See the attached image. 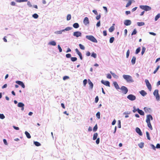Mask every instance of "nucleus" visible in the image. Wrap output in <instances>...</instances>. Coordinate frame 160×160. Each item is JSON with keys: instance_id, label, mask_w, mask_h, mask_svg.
I'll use <instances>...</instances> for the list:
<instances>
[{"instance_id": "nucleus-1", "label": "nucleus", "mask_w": 160, "mask_h": 160, "mask_svg": "<svg viewBox=\"0 0 160 160\" xmlns=\"http://www.w3.org/2000/svg\"><path fill=\"white\" fill-rule=\"evenodd\" d=\"M122 77L128 82H134V80L132 77L129 75L124 74L122 75Z\"/></svg>"}, {"instance_id": "nucleus-2", "label": "nucleus", "mask_w": 160, "mask_h": 160, "mask_svg": "<svg viewBox=\"0 0 160 160\" xmlns=\"http://www.w3.org/2000/svg\"><path fill=\"white\" fill-rule=\"evenodd\" d=\"M86 38L94 42H97V41L96 39L92 35H87Z\"/></svg>"}, {"instance_id": "nucleus-3", "label": "nucleus", "mask_w": 160, "mask_h": 160, "mask_svg": "<svg viewBox=\"0 0 160 160\" xmlns=\"http://www.w3.org/2000/svg\"><path fill=\"white\" fill-rule=\"evenodd\" d=\"M140 8L145 11H148L151 10V8L147 5H140Z\"/></svg>"}, {"instance_id": "nucleus-4", "label": "nucleus", "mask_w": 160, "mask_h": 160, "mask_svg": "<svg viewBox=\"0 0 160 160\" xmlns=\"http://www.w3.org/2000/svg\"><path fill=\"white\" fill-rule=\"evenodd\" d=\"M153 95L155 97L156 99L158 101L160 100V96L158 93V90L157 89L155 90L153 92Z\"/></svg>"}, {"instance_id": "nucleus-5", "label": "nucleus", "mask_w": 160, "mask_h": 160, "mask_svg": "<svg viewBox=\"0 0 160 160\" xmlns=\"http://www.w3.org/2000/svg\"><path fill=\"white\" fill-rule=\"evenodd\" d=\"M127 98L130 100L133 101L136 99V97L133 94H129L127 97Z\"/></svg>"}, {"instance_id": "nucleus-6", "label": "nucleus", "mask_w": 160, "mask_h": 160, "mask_svg": "<svg viewBox=\"0 0 160 160\" xmlns=\"http://www.w3.org/2000/svg\"><path fill=\"white\" fill-rule=\"evenodd\" d=\"M145 82L147 88L149 91H151L152 89V86L151 84L149 83V81L148 79H145Z\"/></svg>"}, {"instance_id": "nucleus-7", "label": "nucleus", "mask_w": 160, "mask_h": 160, "mask_svg": "<svg viewBox=\"0 0 160 160\" xmlns=\"http://www.w3.org/2000/svg\"><path fill=\"white\" fill-rule=\"evenodd\" d=\"M153 118L150 114L146 116V122L147 123L150 122V120H152Z\"/></svg>"}, {"instance_id": "nucleus-8", "label": "nucleus", "mask_w": 160, "mask_h": 160, "mask_svg": "<svg viewBox=\"0 0 160 160\" xmlns=\"http://www.w3.org/2000/svg\"><path fill=\"white\" fill-rule=\"evenodd\" d=\"M120 89L122 91V92L125 94H126L128 91L127 88L124 86H122L121 88Z\"/></svg>"}, {"instance_id": "nucleus-9", "label": "nucleus", "mask_w": 160, "mask_h": 160, "mask_svg": "<svg viewBox=\"0 0 160 160\" xmlns=\"http://www.w3.org/2000/svg\"><path fill=\"white\" fill-rule=\"evenodd\" d=\"M81 33L79 31L74 32L73 33V35L77 38L81 36Z\"/></svg>"}, {"instance_id": "nucleus-10", "label": "nucleus", "mask_w": 160, "mask_h": 160, "mask_svg": "<svg viewBox=\"0 0 160 160\" xmlns=\"http://www.w3.org/2000/svg\"><path fill=\"white\" fill-rule=\"evenodd\" d=\"M83 23L85 25H87L89 23L88 18L87 17H85L83 20Z\"/></svg>"}, {"instance_id": "nucleus-11", "label": "nucleus", "mask_w": 160, "mask_h": 160, "mask_svg": "<svg viewBox=\"0 0 160 160\" xmlns=\"http://www.w3.org/2000/svg\"><path fill=\"white\" fill-rule=\"evenodd\" d=\"M16 83L18 84V85L21 86L22 88H25V85L22 82L19 81H16Z\"/></svg>"}, {"instance_id": "nucleus-12", "label": "nucleus", "mask_w": 160, "mask_h": 160, "mask_svg": "<svg viewBox=\"0 0 160 160\" xmlns=\"http://www.w3.org/2000/svg\"><path fill=\"white\" fill-rule=\"evenodd\" d=\"M124 23L126 26H129L131 24V22L129 20H124Z\"/></svg>"}, {"instance_id": "nucleus-13", "label": "nucleus", "mask_w": 160, "mask_h": 160, "mask_svg": "<svg viewBox=\"0 0 160 160\" xmlns=\"http://www.w3.org/2000/svg\"><path fill=\"white\" fill-rule=\"evenodd\" d=\"M101 83L106 85V86L110 87V83L108 81H104L103 80H102L101 81Z\"/></svg>"}, {"instance_id": "nucleus-14", "label": "nucleus", "mask_w": 160, "mask_h": 160, "mask_svg": "<svg viewBox=\"0 0 160 160\" xmlns=\"http://www.w3.org/2000/svg\"><path fill=\"white\" fill-rule=\"evenodd\" d=\"M136 132L140 135L142 136V132L141 130L138 128H136L135 129Z\"/></svg>"}, {"instance_id": "nucleus-15", "label": "nucleus", "mask_w": 160, "mask_h": 160, "mask_svg": "<svg viewBox=\"0 0 160 160\" xmlns=\"http://www.w3.org/2000/svg\"><path fill=\"white\" fill-rule=\"evenodd\" d=\"M88 84L90 88L92 89L93 88V84L89 79H88Z\"/></svg>"}, {"instance_id": "nucleus-16", "label": "nucleus", "mask_w": 160, "mask_h": 160, "mask_svg": "<svg viewBox=\"0 0 160 160\" xmlns=\"http://www.w3.org/2000/svg\"><path fill=\"white\" fill-rule=\"evenodd\" d=\"M143 96H146L147 93L144 90H142L139 92Z\"/></svg>"}, {"instance_id": "nucleus-17", "label": "nucleus", "mask_w": 160, "mask_h": 160, "mask_svg": "<svg viewBox=\"0 0 160 160\" xmlns=\"http://www.w3.org/2000/svg\"><path fill=\"white\" fill-rule=\"evenodd\" d=\"M113 83L114 87H115V88L116 89H120L118 85V83L116 82H114Z\"/></svg>"}, {"instance_id": "nucleus-18", "label": "nucleus", "mask_w": 160, "mask_h": 160, "mask_svg": "<svg viewBox=\"0 0 160 160\" xmlns=\"http://www.w3.org/2000/svg\"><path fill=\"white\" fill-rule=\"evenodd\" d=\"M110 72L114 78L116 79L118 78V76L116 74H115V73L112 72V71H110Z\"/></svg>"}, {"instance_id": "nucleus-19", "label": "nucleus", "mask_w": 160, "mask_h": 160, "mask_svg": "<svg viewBox=\"0 0 160 160\" xmlns=\"http://www.w3.org/2000/svg\"><path fill=\"white\" fill-rule=\"evenodd\" d=\"M136 60V57L134 56H133L132 57V59L131 60V62H132V64L133 65L135 63Z\"/></svg>"}, {"instance_id": "nucleus-20", "label": "nucleus", "mask_w": 160, "mask_h": 160, "mask_svg": "<svg viewBox=\"0 0 160 160\" xmlns=\"http://www.w3.org/2000/svg\"><path fill=\"white\" fill-rule=\"evenodd\" d=\"M138 112L141 115H144V112L141 110H140L139 109H138Z\"/></svg>"}, {"instance_id": "nucleus-21", "label": "nucleus", "mask_w": 160, "mask_h": 160, "mask_svg": "<svg viewBox=\"0 0 160 160\" xmlns=\"http://www.w3.org/2000/svg\"><path fill=\"white\" fill-rule=\"evenodd\" d=\"M25 133L28 138H31V136L30 134L28 132L25 131Z\"/></svg>"}, {"instance_id": "nucleus-22", "label": "nucleus", "mask_w": 160, "mask_h": 160, "mask_svg": "<svg viewBox=\"0 0 160 160\" xmlns=\"http://www.w3.org/2000/svg\"><path fill=\"white\" fill-rule=\"evenodd\" d=\"M98 136V134L97 133H94L93 137V140H96Z\"/></svg>"}, {"instance_id": "nucleus-23", "label": "nucleus", "mask_w": 160, "mask_h": 160, "mask_svg": "<svg viewBox=\"0 0 160 160\" xmlns=\"http://www.w3.org/2000/svg\"><path fill=\"white\" fill-rule=\"evenodd\" d=\"M49 44L52 46H55L56 44V42L54 41H51L49 42Z\"/></svg>"}, {"instance_id": "nucleus-24", "label": "nucleus", "mask_w": 160, "mask_h": 160, "mask_svg": "<svg viewBox=\"0 0 160 160\" xmlns=\"http://www.w3.org/2000/svg\"><path fill=\"white\" fill-rule=\"evenodd\" d=\"M24 104L22 102H19L18 104V106L19 107L22 108L24 106Z\"/></svg>"}, {"instance_id": "nucleus-25", "label": "nucleus", "mask_w": 160, "mask_h": 160, "mask_svg": "<svg viewBox=\"0 0 160 160\" xmlns=\"http://www.w3.org/2000/svg\"><path fill=\"white\" fill-rule=\"evenodd\" d=\"M137 25L138 26H142L145 24V23L144 22H138L137 23Z\"/></svg>"}, {"instance_id": "nucleus-26", "label": "nucleus", "mask_w": 160, "mask_h": 160, "mask_svg": "<svg viewBox=\"0 0 160 160\" xmlns=\"http://www.w3.org/2000/svg\"><path fill=\"white\" fill-rule=\"evenodd\" d=\"M73 26L74 28H77L79 27V25L78 23H75L73 24Z\"/></svg>"}, {"instance_id": "nucleus-27", "label": "nucleus", "mask_w": 160, "mask_h": 160, "mask_svg": "<svg viewBox=\"0 0 160 160\" xmlns=\"http://www.w3.org/2000/svg\"><path fill=\"white\" fill-rule=\"evenodd\" d=\"M133 109L132 110V112L134 113L136 112L137 111L138 112V109H139L138 108H136L135 106H134L133 107Z\"/></svg>"}, {"instance_id": "nucleus-28", "label": "nucleus", "mask_w": 160, "mask_h": 160, "mask_svg": "<svg viewBox=\"0 0 160 160\" xmlns=\"http://www.w3.org/2000/svg\"><path fill=\"white\" fill-rule=\"evenodd\" d=\"M147 125L149 129L151 130H152V128L150 122L147 123Z\"/></svg>"}, {"instance_id": "nucleus-29", "label": "nucleus", "mask_w": 160, "mask_h": 160, "mask_svg": "<svg viewBox=\"0 0 160 160\" xmlns=\"http://www.w3.org/2000/svg\"><path fill=\"white\" fill-rule=\"evenodd\" d=\"M138 146L141 148H142L144 146V143L141 142L138 144Z\"/></svg>"}, {"instance_id": "nucleus-30", "label": "nucleus", "mask_w": 160, "mask_h": 160, "mask_svg": "<svg viewBox=\"0 0 160 160\" xmlns=\"http://www.w3.org/2000/svg\"><path fill=\"white\" fill-rule=\"evenodd\" d=\"M114 26H112L109 29V31L110 32H112L114 31Z\"/></svg>"}, {"instance_id": "nucleus-31", "label": "nucleus", "mask_w": 160, "mask_h": 160, "mask_svg": "<svg viewBox=\"0 0 160 160\" xmlns=\"http://www.w3.org/2000/svg\"><path fill=\"white\" fill-rule=\"evenodd\" d=\"M160 17V13L158 14L155 17V21H157L158 19Z\"/></svg>"}, {"instance_id": "nucleus-32", "label": "nucleus", "mask_w": 160, "mask_h": 160, "mask_svg": "<svg viewBox=\"0 0 160 160\" xmlns=\"http://www.w3.org/2000/svg\"><path fill=\"white\" fill-rule=\"evenodd\" d=\"M34 143L37 146H39L41 145V144L37 141L34 142Z\"/></svg>"}, {"instance_id": "nucleus-33", "label": "nucleus", "mask_w": 160, "mask_h": 160, "mask_svg": "<svg viewBox=\"0 0 160 160\" xmlns=\"http://www.w3.org/2000/svg\"><path fill=\"white\" fill-rule=\"evenodd\" d=\"M146 135L147 139L149 140H150L151 138L149 136V134L148 132H146Z\"/></svg>"}, {"instance_id": "nucleus-34", "label": "nucleus", "mask_w": 160, "mask_h": 160, "mask_svg": "<svg viewBox=\"0 0 160 160\" xmlns=\"http://www.w3.org/2000/svg\"><path fill=\"white\" fill-rule=\"evenodd\" d=\"M79 46L81 49L83 50L85 49V48L84 46L82 44H79Z\"/></svg>"}, {"instance_id": "nucleus-35", "label": "nucleus", "mask_w": 160, "mask_h": 160, "mask_svg": "<svg viewBox=\"0 0 160 160\" xmlns=\"http://www.w3.org/2000/svg\"><path fill=\"white\" fill-rule=\"evenodd\" d=\"M100 112H97V113H96V116L98 118V119H100Z\"/></svg>"}, {"instance_id": "nucleus-36", "label": "nucleus", "mask_w": 160, "mask_h": 160, "mask_svg": "<svg viewBox=\"0 0 160 160\" xmlns=\"http://www.w3.org/2000/svg\"><path fill=\"white\" fill-rule=\"evenodd\" d=\"M91 56L93 57L94 58H96L97 57V54L93 52L92 53Z\"/></svg>"}, {"instance_id": "nucleus-37", "label": "nucleus", "mask_w": 160, "mask_h": 160, "mask_svg": "<svg viewBox=\"0 0 160 160\" xmlns=\"http://www.w3.org/2000/svg\"><path fill=\"white\" fill-rule=\"evenodd\" d=\"M114 40V38L113 37L111 38L109 40V42L110 43H112Z\"/></svg>"}, {"instance_id": "nucleus-38", "label": "nucleus", "mask_w": 160, "mask_h": 160, "mask_svg": "<svg viewBox=\"0 0 160 160\" xmlns=\"http://www.w3.org/2000/svg\"><path fill=\"white\" fill-rule=\"evenodd\" d=\"M146 50V48L144 47H142L141 52L142 55L144 53Z\"/></svg>"}, {"instance_id": "nucleus-39", "label": "nucleus", "mask_w": 160, "mask_h": 160, "mask_svg": "<svg viewBox=\"0 0 160 160\" xmlns=\"http://www.w3.org/2000/svg\"><path fill=\"white\" fill-rule=\"evenodd\" d=\"M98 129V126L97 124H96L93 128V132H96Z\"/></svg>"}, {"instance_id": "nucleus-40", "label": "nucleus", "mask_w": 160, "mask_h": 160, "mask_svg": "<svg viewBox=\"0 0 160 160\" xmlns=\"http://www.w3.org/2000/svg\"><path fill=\"white\" fill-rule=\"evenodd\" d=\"M32 17L34 18L37 19V18H38V15L37 14L35 13V14H33V15Z\"/></svg>"}, {"instance_id": "nucleus-41", "label": "nucleus", "mask_w": 160, "mask_h": 160, "mask_svg": "<svg viewBox=\"0 0 160 160\" xmlns=\"http://www.w3.org/2000/svg\"><path fill=\"white\" fill-rule=\"evenodd\" d=\"M16 1L17 2H26L27 1V0H16Z\"/></svg>"}, {"instance_id": "nucleus-42", "label": "nucleus", "mask_w": 160, "mask_h": 160, "mask_svg": "<svg viewBox=\"0 0 160 160\" xmlns=\"http://www.w3.org/2000/svg\"><path fill=\"white\" fill-rule=\"evenodd\" d=\"M159 68H160V66L158 65L157 67V68L154 71L153 73L154 74H155L156 73V72H157V71H158V69Z\"/></svg>"}, {"instance_id": "nucleus-43", "label": "nucleus", "mask_w": 160, "mask_h": 160, "mask_svg": "<svg viewBox=\"0 0 160 160\" xmlns=\"http://www.w3.org/2000/svg\"><path fill=\"white\" fill-rule=\"evenodd\" d=\"M140 50H141V49H140V47L138 48L136 51V52H135L136 54H138L140 52Z\"/></svg>"}, {"instance_id": "nucleus-44", "label": "nucleus", "mask_w": 160, "mask_h": 160, "mask_svg": "<svg viewBox=\"0 0 160 160\" xmlns=\"http://www.w3.org/2000/svg\"><path fill=\"white\" fill-rule=\"evenodd\" d=\"M87 83V80L86 79L84 80L83 81V84L84 86H85Z\"/></svg>"}, {"instance_id": "nucleus-45", "label": "nucleus", "mask_w": 160, "mask_h": 160, "mask_svg": "<svg viewBox=\"0 0 160 160\" xmlns=\"http://www.w3.org/2000/svg\"><path fill=\"white\" fill-rule=\"evenodd\" d=\"M5 117L3 114H0V118L2 119H4Z\"/></svg>"}, {"instance_id": "nucleus-46", "label": "nucleus", "mask_w": 160, "mask_h": 160, "mask_svg": "<svg viewBox=\"0 0 160 160\" xmlns=\"http://www.w3.org/2000/svg\"><path fill=\"white\" fill-rule=\"evenodd\" d=\"M71 59L72 61L74 62L77 60V58L76 57H72L71 58Z\"/></svg>"}, {"instance_id": "nucleus-47", "label": "nucleus", "mask_w": 160, "mask_h": 160, "mask_svg": "<svg viewBox=\"0 0 160 160\" xmlns=\"http://www.w3.org/2000/svg\"><path fill=\"white\" fill-rule=\"evenodd\" d=\"M137 32L136 29H134L131 34L132 35L136 34Z\"/></svg>"}, {"instance_id": "nucleus-48", "label": "nucleus", "mask_w": 160, "mask_h": 160, "mask_svg": "<svg viewBox=\"0 0 160 160\" xmlns=\"http://www.w3.org/2000/svg\"><path fill=\"white\" fill-rule=\"evenodd\" d=\"M78 56H79L81 60H82V53L80 52L79 53L77 54Z\"/></svg>"}, {"instance_id": "nucleus-49", "label": "nucleus", "mask_w": 160, "mask_h": 160, "mask_svg": "<svg viewBox=\"0 0 160 160\" xmlns=\"http://www.w3.org/2000/svg\"><path fill=\"white\" fill-rule=\"evenodd\" d=\"M78 56H79L81 60H82V53L80 52L79 53L77 54Z\"/></svg>"}, {"instance_id": "nucleus-50", "label": "nucleus", "mask_w": 160, "mask_h": 160, "mask_svg": "<svg viewBox=\"0 0 160 160\" xmlns=\"http://www.w3.org/2000/svg\"><path fill=\"white\" fill-rule=\"evenodd\" d=\"M78 56H79L81 60H82V53L80 52L79 53L77 54Z\"/></svg>"}, {"instance_id": "nucleus-51", "label": "nucleus", "mask_w": 160, "mask_h": 160, "mask_svg": "<svg viewBox=\"0 0 160 160\" xmlns=\"http://www.w3.org/2000/svg\"><path fill=\"white\" fill-rule=\"evenodd\" d=\"M129 54H130V51H129V50H128L127 51V53H126V57L127 58H128L129 56Z\"/></svg>"}, {"instance_id": "nucleus-52", "label": "nucleus", "mask_w": 160, "mask_h": 160, "mask_svg": "<svg viewBox=\"0 0 160 160\" xmlns=\"http://www.w3.org/2000/svg\"><path fill=\"white\" fill-rule=\"evenodd\" d=\"M107 78H108L111 79L112 78V76L110 74H107Z\"/></svg>"}, {"instance_id": "nucleus-53", "label": "nucleus", "mask_w": 160, "mask_h": 160, "mask_svg": "<svg viewBox=\"0 0 160 160\" xmlns=\"http://www.w3.org/2000/svg\"><path fill=\"white\" fill-rule=\"evenodd\" d=\"M99 100L98 97V96H96L95 98V102L97 103L98 102Z\"/></svg>"}, {"instance_id": "nucleus-54", "label": "nucleus", "mask_w": 160, "mask_h": 160, "mask_svg": "<svg viewBox=\"0 0 160 160\" xmlns=\"http://www.w3.org/2000/svg\"><path fill=\"white\" fill-rule=\"evenodd\" d=\"M69 77L67 76H65L63 77V80H65L67 79H69Z\"/></svg>"}, {"instance_id": "nucleus-55", "label": "nucleus", "mask_w": 160, "mask_h": 160, "mask_svg": "<svg viewBox=\"0 0 160 160\" xmlns=\"http://www.w3.org/2000/svg\"><path fill=\"white\" fill-rule=\"evenodd\" d=\"M101 25L100 21H99L96 24V26L97 27H99Z\"/></svg>"}, {"instance_id": "nucleus-56", "label": "nucleus", "mask_w": 160, "mask_h": 160, "mask_svg": "<svg viewBox=\"0 0 160 160\" xmlns=\"http://www.w3.org/2000/svg\"><path fill=\"white\" fill-rule=\"evenodd\" d=\"M100 142L99 138H98L96 140V142L97 144H98Z\"/></svg>"}, {"instance_id": "nucleus-57", "label": "nucleus", "mask_w": 160, "mask_h": 160, "mask_svg": "<svg viewBox=\"0 0 160 160\" xmlns=\"http://www.w3.org/2000/svg\"><path fill=\"white\" fill-rule=\"evenodd\" d=\"M58 48L59 50V52H62V49L61 47H60V46L59 45H58Z\"/></svg>"}, {"instance_id": "nucleus-58", "label": "nucleus", "mask_w": 160, "mask_h": 160, "mask_svg": "<svg viewBox=\"0 0 160 160\" xmlns=\"http://www.w3.org/2000/svg\"><path fill=\"white\" fill-rule=\"evenodd\" d=\"M100 18L101 15L100 14L99 15L97 16L96 17V19L97 20H98Z\"/></svg>"}, {"instance_id": "nucleus-59", "label": "nucleus", "mask_w": 160, "mask_h": 160, "mask_svg": "<svg viewBox=\"0 0 160 160\" xmlns=\"http://www.w3.org/2000/svg\"><path fill=\"white\" fill-rule=\"evenodd\" d=\"M3 141L4 143V144L5 145H8V143L7 140L6 139H3Z\"/></svg>"}, {"instance_id": "nucleus-60", "label": "nucleus", "mask_w": 160, "mask_h": 160, "mask_svg": "<svg viewBox=\"0 0 160 160\" xmlns=\"http://www.w3.org/2000/svg\"><path fill=\"white\" fill-rule=\"evenodd\" d=\"M130 112H125L123 113V114L124 115H128L129 114H130Z\"/></svg>"}, {"instance_id": "nucleus-61", "label": "nucleus", "mask_w": 160, "mask_h": 160, "mask_svg": "<svg viewBox=\"0 0 160 160\" xmlns=\"http://www.w3.org/2000/svg\"><path fill=\"white\" fill-rule=\"evenodd\" d=\"M90 54H91V53H90V52L89 51H88L86 52V55L87 56H89L90 55Z\"/></svg>"}, {"instance_id": "nucleus-62", "label": "nucleus", "mask_w": 160, "mask_h": 160, "mask_svg": "<svg viewBox=\"0 0 160 160\" xmlns=\"http://www.w3.org/2000/svg\"><path fill=\"white\" fill-rule=\"evenodd\" d=\"M92 12L96 15L98 14V13L96 10H92Z\"/></svg>"}, {"instance_id": "nucleus-63", "label": "nucleus", "mask_w": 160, "mask_h": 160, "mask_svg": "<svg viewBox=\"0 0 160 160\" xmlns=\"http://www.w3.org/2000/svg\"><path fill=\"white\" fill-rule=\"evenodd\" d=\"M70 30V27H68L66 28L65 29H64L62 30V31H64L65 30V31H69Z\"/></svg>"}, {"instance_id": "nucleus-64", "label": "nucleus", "mask_w": 160, "mask_h": 160, "mask_svg": "<svg viewBox=\"0 0 160 160\" xmlns=\"http://www.w3.org/2000/svg\"><path fill=\"white\" fill-rule=\"evenodd\" d=\"M156 148H160V144L159 143L157 144L156 146Z\"/></svg>"}]
</instances>
